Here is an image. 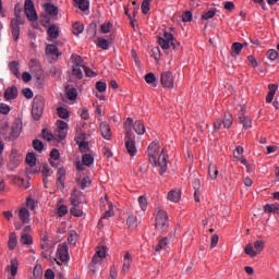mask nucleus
Returning a JSON list of instances; mask_svg holds the SVG:
<instances>
[{
    "instance_id": "57",
    "label": "nucleus",
    "mask_w": 279,
    "mask_h": 279,
    "mask_svg": "<svg viewBox=\"0 0 279 279\" xmlns=\"http://www.w3.org/2000/svg\"><path fill=\"white\" fill-rule=\"evenodd\" d=\"M254 247H255L256 252H258V253L263 252V250H265V241H263V240L255 241Z\"/></svg>"
},
{
    "instance_id": "25",
    "label": "nucleus",
    "mask_w": 279,
    "mask_h": 279,
    "mask_svg": "<svg viewBox=\"0 0 279 279\" xmlns=\"http://www.w3.org/2000/svg\"><path fill=\"white\" fill-rule=\"evenodd\" d=\"M46 56H56V58H59L62 53L58 52V46L56 44H49L46 47Z\"/></svg>"
},
{
    "instance_id": "13",
    "label": "nucleus",
    "mask_w": 279,
    "mask_h": 279,
    "mask_svg": "<svg viewBox=\"0 0 279 279\" xmlns=\"http://www.w3.org/2000/svg\"><path fill=\"white\" fill-rule=\"evenodd\" d=\"M11 32L12 36L16 43L21 36V16L11 20Z\"/></svg>"
},
{
    "instance_id": "58",
    "label": "nucleus",
    "mask_w": 279,
    "mask_h": 279,
    "mask_svg": "<svg viewBox=\"0 0 279 279\" xmlns=\"http://www.w3.org/2000/svg\"><path fill=\"white\" fill-rule=\"evenodd\" d=\"M78 149H80V151H82L83 154H86V151H89V150H90V146L88 145V142L83 141V142L80 143Z\"/></svg>"
},
{
    "instance_id": "7",
    "label": "nucleus",
    "mask_w": 279,
    "mask_h": 279,
    "mask_svg": "<svg viewBox=\"0 0 279 279\" xmlns=\"http://www.w3.org/2000/svg\"><path fill=\"white\" fill-rule=\"evenodd\" d=\"M158 151H160V142H153L148 146V156L150 163L154 167H158V162L156 161V156H158Z\"/></svg>"
},
{
    "instance_id": "50",
    "label": "nucleus",
    "mask_w": 279,
    "mask_h": 279,
    "mask_svg": "<svg viewBox=\"0 0 279 279\" xmlns=\"http://www.w3.org/2000/svg\"><path fill=\"white\" fill-rule=\"evenodd\" d=\"M43 138L45 141H53V140H56V134L52 135L51 131L44 129L43 130Z\"/></svg>"
},
{
    "instance_id": "49",
    "label": "nucleus",
    "mask_w": 279,
    "mask_h": 279,
    "mask_svg": "<svg viewBox=\"0 0 279 279\" xmlns=\"http://www.w3.org/2000/svg\"><path fill=\"white\" fill-rule=\"evenodd\" d=\"M97 258L106 259V246H99L96 250V254L94 255Z\"/></svg>"
},
{
    "instance_id": "32",
    "label": "nucleus",
    "mask_w": 279,
    "mask_h": 279,
    "mask_svg": "<svg viewBox=\"0 0 279 279\" xmlns=\"http://www.w3.org/2000/svg\"><path fill=\"white\" fill-rule=\"evenodd\" d=\"M132 128H134V119L128 118L124 122L125 136H129V134H134V132H132Z\"/></svg>"
},
{
    "instance_id": "40",
    "label": "nucleus",
    "mask_w": 279,
    "mask_h": 279,
    "mask_svg": "<svg viewBox=\"0 0 279 279\" xmlns=\"http://www.w3.org/2000/svg\"><path fill=\"white\" fill-rule=\"evenodd\" d=\"M20 243H22V245H32L34 243V239L32 235L24 233L20 239Z\"/></svg>"
},
{
    "instance_id": "34",
    "label": "nucleus",
    "mask_w": 279,
    "mask_h": 279,
    "mask_svg": "<svg viewBox=\"0 0 279 279\" xmlns=\"http://www.w3.org/2000/svg\"><path fill=\"white\" fill-rule=\"evenodd\" d=\"M80 195H82V192L74 190L73 193L71 194V205L72 206H80Z\"/></svg>"
},
{
    "instance_id": "36",
    "label": "nucleus",
    "mask_w": 279,
    "mask_h": 279,
    "mask_svg": "<svg viewBox=\"0 0 279 279\" xmlns=\"http://www.w3.org/2000/svg\"><path fill=\"white\" fill-rule=\"evenodd\" d=\"M208 173L210 180H217V177L219 175V170L217 169V166L210 163L208 168Z\"/></svg>"
},
{
    "instance_id": "46",
    "label": "nucleus",
    "mask_w": 279,
    "mask_h": 279,
    "mask_svg": "<svg viewBox=\"0 0 279 279\" xmlns=\"http://www.w3.org/2000/svg\"><path fill=\"white\" fill-rule=\"evenodd\" d=\"M98 47L105 51H108V49H110V41L104 38H98Z\"/></svg>"
},
{
    "instance_id": "39",
    "label": "nucleus",
    "mask_w": 279,
    "mask_h": 279,
    "mask_svg": "<svg viewBox=\"0 0 279 279\" xmlns=\"http://www.w3.org/2000/svg\"><path fill=\"white\" fill-rule=\"evenodd\" d=\"M82 162H83V165H85V167H90V165H93V162H95V157H93V155H90V154H85L82 157Z\"/></svg>"
},
{
    "instance_id": "12",
    "label": "nucleus",
    "mask_w": 279,
    "mask_h": 279,
    "mask_svg": "<svg viewBox=\"0 0 279 279\" xmlns=\"http://www.w3.org/2000/svg\"><path fill=\"white\" fill-rule=\"evenodd\" d=\"M21 132H23V121L21 119H17L14 121V123L12 125L10 140L16 141V138H19V136H21Z\"/></svg>"
},
{
    "instance_id": "60",
    "label": "nucleus",
    "mask_w": 279,
    "mask_h": 279,
    "mask_svg": "<svg viewBox=\"0 0 279 279\" xmlns=\"http://www.w3.org/2000/svg\"><path fill=\"white\" fill-rule=\"evenodd\" d=\"M96 88L99 93H106V89L108 88V85L106 84V82L98 81L96 83Z\"/></svg>"
},
{
    "instance_id": "3",
    "label": "nucleus",
    "mask_w": 279,
    "mask_h": 279,
    "mask_svg": "<svg viewBox=\"0 0 279 279\" xmlns=\"http://www.w3.org/2000/svg\"><path fill=\"white\" fill-rule=\"evenodd\" d=\"M73 60L72 64V75L76 77L77 80H82L84 77V73L82 72V69L84 70V60H82V57L77 54H72L71 56Z\"/></svg>"
},
{
    "instance_id": "48",
    "label": "nucleus",
    "mask_w": 279,
    "mask_h": 279,
    "mask_svg": "<svg viewBox=\"0 0 279 279\" xmlns=\"http://www.w3.org/2000/svg\"><path fill=\"white\" fill-rule=\"evenodd\" d=\"M52 160H60V150L54 148L50 151V165L53 167Z\"/></svg>"
},
{
    "instance_id": "15",
    "label": "nucleus",
    "mask_w": 279,
    "mask_h": 279,
    "mask_svg": "<svg viewBox=\"0 0 279 279\" xmlns=\"http://www.w3.org/2000/svg\"><path fill=\"white\" fill-rule=\"evenodd\" d=\"M133 260L132 254H130V252H125L122 259V274H128V271H130Z\"/></svg>"
},
{
    "instance_id": "41",
    "label": "nucleus",
    "mask_w": 279,
    "mask_h": 279,
    "mask_svg": "<svg viewBox=\"0 0 279 279\" xmlns=\"http://www.w3.org/2000/svg\"><path fill=\"white\" fill-rule=\"evenodd\" d=\"M265 213H279V204H267L264 207Z\"/></svg>"
},
{
    "instance_id": "28",
    "label": "nucleus",
    "mask_w": 279,
    "mask_h": 279,
    "mask_svg": "<svg viewBox=\"0 0 279 279\" xmlns=\"http://www.w3.org/2000/svg\"><path fill=\"white\" fill-rule=\"evenodd\" d=\"M133 130L140 135L143 136L145 134V124L141 121L137 120L133 124Z\"/></svg>"
},
{
    "instance_id": "17",
    "label": "nucleus",
    "mask_w": 279,
    "mask_h": 279,
    "mask_svg": "<svg viewBox=\"0 0 279 279\" xmlns=\"http://www.w3.org/2000/svg\"><path fill=\"white\" fill-rule=\"evenodd\" d=\"M100 134L105 141H110V138H112V130L110 129V124H108V122L100 123Z\"/></svg>"
},
{
    "instance_id": "18",
    "label": "nucleus",
    "mask_w": 279,
    "mask_h": 279,
    "mask_svg": "<svg viewBox=\"0 0 279 279\" xmlns=\"http://www.w3.org/2000/svg\"><path fill=\"white\" fill-rule=\"evenodd\" d=\"M7 271H11V277L8 279H16V275L19 274V259L12 258L11 265L7 266Z\"/></svg>"
},
{
    "instance_id": "52",
    "label": "nucleus",
    "mask_w": 279,
    "mask_h": 279,
    "mask_svg": "<svg viewBox=\"0 0 279 279\" xmlns=\"http://www.w3.org/2000/svg\"><path fill=\"white\" fill-rule=\"evenodd\" d=\"M158 43L161 49L167 50L170 47V41L165 39V37H158Z\"/></svg>"
},
{
    "instance_id": "56",
    "label": "nucleus",
    "mask_w": 279,
    "mask_h": 279,
    "mask_svg": "<svg viewBox=\"0 0 279 279\" xmlns=\"http://www.w3.org/2000/svg\"><path fill=\"white\" fill-rule=\"evenodd\" d=\"M215 14H217V11H215L214 9L205 12L203 15H202V19L203 21H208L210 19H214Z\"/></svg>"
},
{
    "instance_id": "35",
    "label": "nucleus",
    "mask_w": 279,
    "mask_h": 279,
    "mask_svg": "<svg viewBox=\"0 0 279 279\" xmlns=\"http://www.w3.org/2000/svg\"><path fill=\"white\" fill-rule=\"evenodd\" d=\"M9 69L11 71V73H13V75H15V77H21V72L19 71V62H16V61L10 62Z\"/></svg>"
},
{
    "instance_id": "9",
    "label": "nucleus",
    "mask_w": 279,
    "mask_h": 279,
    "mask_svg": "<svg viewBox=\"0 0 279 279\" xmlns=\"http://www.w3.org/2000/svg\"><path fill=\"white\" fill-rule=\"evenodd\" d=\"M160 82H161V86H163V88H173L175 86L173 73H171L169 71L161 73Z\"/></svg>"
},
{
    "instance_id": "42",
    "label": "nucleus",
    "mask_w": 279,
    "mask_h": 279,
    "mask_svg": "<svg viewBox=\"0 0 279 279\" xmlns=\"http://www.w3.org/2000/svg\"><path fill=\"white\" fill-rule=\"evenodd\" d=\"M19 244V240L16 239V234L11 233L9 236V250H14V247H16V245Z\"/></svg>"
},
{
    "instance_id": "1",
    "label": "nucleus",
    "mask_w": 279,
    "mask_h": 279,
    "mask_svg": "<svg viewBox=\"0 0 279 279\" xmlns=\"http://www.w3.org/2000/svg\"><path fill=\"white\" fill-rule=\"evenodd\" d=\"M155 227L157 230H167L169 228V216L167 211L162 209H156L155 214Z\"/></svg>"
},
{
    "instance_id": "6",
    "label": "nucleus",
    "mask_w": 279,
    "mask_h": 279,
    "mask_svg": "<svg viewBox=\"0 0 279 279\" xmlns=\"http://www.w3.org/2000/svg\"><path fill=\"white\" fill-rule=\"evenodd\" d=\"M232 114L227 113L222 120H216L214 122V130L215 132H219V130H221V125H223L225 130H230V128H232Z\"/></svg>"
},
{
    "instance_id": "43",
    "label": "nucleus",
    "mask_w": 279,
    "mask_h": 279,
    "mask_svg": "<svg viewBox=\"0 0 279 279\" xmlns=\"http://www.w3.org/2000/svg\"><path fill=\"white\" fill-rule=\"evenodd\" d=\"M57 114H58V117H60V119H69V117H70L69 110L63 107L57 108Z\"/></svg>"
},
{
    "instance_id": "10",
    "label": "nucleus",
    "mask_w": 279,
    "mask_h": 279,
    "mask_svg": "<svg viewBox=\"0 0 279 279\" xmlns=\"http://www.w3.org/2000/svg\"><path fill=\"white\" fill-rule=\"evenodd\" d=\"M24 10L28 21H38V14L36 13V9L34 8V1L26 0L24 4Z\"/></svg>"
},
{
    "instance_id": "2",
    "label": "nucleus",
    "mask_w": 279,
    "mask_h": 279,
    "mask_svg": "<svg viewBox=\"0 0 279 279\" xmlns=\"http://www.w3.org/2000/svg\"><path fill=\"white\" fill-rule=\"evenodd\" d=\"M43 112H45V98L35 97L33 100L32 114L35 121H40V117H43Z\"/></svg>"
},
{
    "instance_id": "44",
    "label": "nucleus",
    "mask_w": 279,
    "mask_h": 279,
    "mask_svg": "<svg viewBox=\"0 0 279 279\" xmlns=\"http://www.w3.org/2000/svg\"><path fill=\"white\" fill-rule=\"evenodd\" d=\"M169 239L163 238L159 240V243L157 246H155V252H161V250H167Z\"/></svg>"
},
{
    "instance_id": "31",
    "label": "nucleus",
    "mask_w": 279,
    "mask_h": 279,
    "mask_svg": "<svg viewBox=\"0 0 279 279\" xmlns=\"http://www.w3.org/2000/svg\"><path fill=\"white\" fill-rule=\"evenodd\" d=\"M65 90L66 97L70 99V101H75V99H77V89L75 87L68 86Z\"/></svg>"
},
{
    "instance_id": "59",
    "label": "nucleus",
    "mask_w": 279,
    "mask_h": 279,
    "mask_svg": "<svg viewBox=\"0 0 279 279\" xmlns=\"http://www.w3.org/2000/svg\"><path fill=\"white\" fill-rule=\"evenodd\" d=\"M68 213H69V207H66V205L59 206V208L57 210V215L59 217H64V215H66Z\"/></svg>"
},
{
    "instance_id": "55",
    "label": "nucleus",
    "mask_w": 279,
    "mask_h": 279,
    "mask_svg": "<svg viewBox=\"0 0 279 279\" xmlns=\"http://www.w3.org/2000/svg\"><path fill=\"white\" fill-rule=\"evenodd\" d=\"M12 109L10 108V106L5 102H0V114H10V111Z\"/></svg>"
},
{
    "instance_id": "45",
    "label": "nucleus",
    "mask_w": 279,
    "mask_h": 279,
    "mask_svg": "<svg viewBox=\"0 0 279 279\" xmlns=\"http://www.w3.org/2000/svg\"><path fill=\"white\" fill-rule=\"evenodd\" d=\"M245 254H247L248 256H251L252 258H256V256H258V252H256L254 250V245L252 244H247L245 246Z\"/></svg>"
},
{
    "instance_id": "64",
    "label": "nucleus",
    "mask_w": 279,
    "mask_h": 279,
    "mask_svg": "<svg viewBox=\"0 0 279 279\" xmlns=\"http://www.w3.org/2000/svg\"><path fill=\"white\" fill-rule=\"evenodd\" d=\"M138 204L142 210H147V198L145 196L138 197Z\"/></svg>"
},
{
    "instance_id": "14",
    "label": "nucleus",
    "mask_w": 279,
    "mask_h": 279,
    "mask_svg": "<svg viewBox=\"0 0 279 279\" xmlns=\"http://www.w3.org/2000/svg\"><path fill=\"white\" fill-rule=\"evenodd\" d=\"M22 160H23V156L19 154V150L12 149V153L10 155V161H9L10 167H12L13 169L19 167Z\"/></svg>"
},
{
    "instance_id": "4",
    "label": "nucleus",
    "mask_w": 279,
    "mask_h": 279,
    "mask_svg": "<svg viewBox=\"0 0 279 279\" xmlns=\"http://www.w3.org/2000/svg\"><path fill=\"white\" fill-rule=\"evenodd\" d=\"M54 141H64L69 134V123L58 120L56 123Z\"/></svg>"
},
{
    "instance_id": "27",
    "label": "nucleus",
    "mask_w": 279,
    "mask_h": 279,
    "mask_svg": "<svg viewBox=\"0 0 279 279\" xmlns=\"http://www.w3.org/2000/svg\"><path fill=\"white\" fill-rule=\"evenodd\" d=\"M47 34L51 40H56V38H58V36H60V28H58V26H56V25H51L48 28Z\"/></svg>"
},
{
    "instance_id": "37",
    "label": "nucleus",
    "mask_w": 279,
    "mask_h": 279,
    "mask_svg": "<svg viewBox=\"0 0 279 279\" xmlns=\"http://www.w3.org/2000/svg\"><path fill=\"white\" fill-rule=\"evenodd\" d=\"M110 217H114V205L112 203H109V209L101 216L99 223L102 219H110Z\"/></svg>"
},
{
    "instance_id": "22",
    "label": "nucleus",
    "mask_w": 279,
    "mask_h": 279,
    "mask_svg": "<svg viewBox=\"0 0 279 279\" xmlns=\"http://www.w3.org/2000/svg\"><path fill=\"white\" fill-rule=\"evenodd\" d=\"M268 88H269V92L266 96V104H271L274 101V97H276V90H278V85L269 84Z\"/></svg>"
},
{
    "instance_id": "11",
    "label": "nucleus",
    "mask_w": 279,
    "mask_h": 279,
    "mask_svg": "<svg viewBox=\"0 0 279 279\" xmlns=\"http://www.w3.org/2000/svg\"><path fill=\"white\" fill-rule=\"evenodd\" d=\"M169 163V155H167V150L162 149L159 157L157 167H160L159 173L160 175H165L167 173V166Z\"/></svg>"
},
{
    "instance_id": "24",
    "label": "nucleus",
    "mask_w": 279,
    "mask_h": 279,
    "mask_svg": "<svg viewBox=\"0 0 279 279\" xmlns=\"http://www.w3.org/2000/svg\"><path fill=\"white\" fill-rule=\"evenodd\" d=\"M74 3L82 12H86L90 8V1L88 0H74Z\"/></svg>"
},
{
    "instance_id": "54",
    "label": "nucleus",
    "mask_w": 279,
    "mask_h": 279,
    "mask_svg": "<svg viewBox=\"0 0 279 279\" xmlns=\"http://www.w3.org/2000/svg\"><path fill=\"white\" fill-rule=\"evenodd\" d=\"M33 147L36 151H43V149H45V144H43V142H40V140H34Z\"/></svg>"
},
{
    "instance_id": "33",
    "label": "nucleus",
    "mask_w": 279,
    "mask_h": 279,
    "mask_svg": "<svg viewBox=\"0 0 279 279\" xmlns=\"http://www.w3.org/2000/svg\"><path fill=\"white\" fill-rule=\"evenodd\" d=\"M126 226H129L130 230H135L136 226H138V218L134 215H130L126 219Z\"/></svg>"
},
{
    "instance_id": "29",
    "label": "nucleus",
    "mask_w": 279,
    "mask_h": 279,
    "mask_svg": "<svg viewBox=\"0 0 279 279\" xmlns=\"http://www.w3.org/2000/svg\"><path fill=\"white\" fill-rule=\"evenodd\" d=\"M44 10L47 12V14H50V16H58V7L51 3L44 4Z\"/></svg>"
},
{
    "instance_id": "61",
    "label": "nucleus",
    "mask_w": 279,
    "mask_h": 279,
    "mask_svg": "<svg viewBox=\"0 0 279 279\" xmlns=\"http://www.w3.org/2000/svg\"><path fill=\"white\" fill-rule=\"evenodd\" d=\"M267 58H269L271 61L278 60V51L276 49H270L266 53Z\"/></svg>"
},
{
    "instance_id": "16",
    "label": "nucleus",
    "mask_w": 279,
    "mask_h": 279,
    "mask_svg": "<svg viewBox=\"0 0 279 279\" xmlns=\"http://www.w3.org/2000/svg\"><path fill=\"white\" fill-rule=\"evenodd\" d=\"M104 258H99L96 256H93L92 263L89 264V270L93 271V274L99 271V269L104 268Z\"/></svg>"
},
{
    "instance_id": "30",
    "label": "nucleus",
    "mask_w": 279,
    "mask_h": 279,
    "mask_svg": "<svg viewBox=\"0 0 279 279\" xmlns=\"http://www.w3.org/2000/svg\"><path fill=\"white\" fill-rule=\"evenodd\" d=\"M239 119H240V123H242L244 130H250V128H252V120L247 116L242 113L239 117Z\"/></svg>"
},
{
    "instance_id": "5",
    "label": "nucleus",
    "mask_w": 279,
    "mask_h": 279,
    "mask_svg": "<svg viewBox=\"0 0 279 279\" xmlns=\"http://www.w3.org/2000/svg\"><path fill=\"white\" fill-rule=\"evenodd\" d=\"M124 143L128 154L131 158H134L138 151V149H136V136L134 134L125 135Z\"/></svg>"
},
{
    "instance_id": "53",
    "label": "nucleus",
    "mask_w": 279,
    "mask_h": 279,
    "mask_svg": "<svg viewBox=\"0 0 279 279\" xmlns=\"http://www.w3.org/2000/svg\"><path fill=\"white\" fill-rule=\"evenodd\" d=\"M68 242L71 243V245H75V243H77V232L70 231Z\"/></svg>"
},
{
    "instance_id": "38",
    "label": "nucleus",
    "mask_w": 279,
    "mask_h": 279,
    "mask_svg": "<svg viewBox=\"0 0 279 279\" xmlns=\"http://www.w3.org/2000/svg\"><path fill=\"white\" fill-rule=\"evenodd\" d=\"M72 32L74 34V36H80V34H82V32H84V24L76 22L73 24L72 26Z\"/></svg>"
},
{
    "instance_id": "47",
    "label": "nucleus",
    "mask_w": 279,
    "mask_h": 279,
    "mask_svg": "<svg viewBox=\"0 0 279 279\" xmlns=\"http://www.w3.org/2000/svg\"><path fill=\"white\" fill-rule=\"evenodd\" d=\"M26 163L31 167H36V155H34V153H28L26 155Z\"/></svg>"
},
{
    "instance_id": "62",
    "label": "nucleus",
    "mask_w": 279,
    "mask_h": 279,
    "mask_svg": "<svg viewBox=\"0 0 279 279\" xmlns=\"http://www.w3.org/2000/svg\"><path fill=\"white\" fill-rule=\"evenodd\" d=\"M112 27V24L110 22H105L101 26L100 29L102 34H110V29Z\"/></svg>"
},
{
    "instance_id": "20",
    "label": "nucleus",
    "mask_w": 279,
    "mask_h": 279,
    "mask_svg": "<svg viewBox=\"0 0 279 279\" xmlns=\"http://www.w3.org/2000/svg\"><path fill=\"white\" fill-rule=\"evenodd\" d=\"M167 199L169 202H173L174 204H178V202H180V199H182V193L178 190H171L168 193Z\"/></svg>"
},
{
    "instance_id": "19",
    "label": "nucleus",
    "mask_w": 279,
    "mask_h": 279,
    "mask_svg": "<svg viewBox=\"0 0 279 279\" xmlns=\"http://www.w3.org/2000/svg\"><path fill=\"white\" fill-rule=\"evenodd\" d=\"M19 97V89L16 86L8 87L4 92V98L7 101H10L12 99H16Z\"/></svg>"
},
{
    "instance_id": "8",
    "label": "nucleus",
    "mask_w": 279,
    "mask_h": 279,
    "mask_svg": "<svg viewBox=\"0 0 279 279\" xmlns=\"http://www.w3.org/2000/svg\"><path fill=\"white\" fill-rule=\"evenodd\" d=\"M56 262L58 263V265H60V263L69 262V245L59 244L58 250H57Z\"/></svg>"
},
{
    "instance_id": "51",
    "label": "nucleus",
    "mask_w": 279,
    "mask_h": 279,
    "mask_svg": "<svg viewBox=\"0 0 279 279\" xmlns=\"http://www.w3.org/2000/svg\"><path fill=\"white\" fill-rule=\"evenodd\" d=\"M70 213L73 215V217H82V215H84L82 209H80V206L75 205H72Z\"/></svg>"
},
{
    "instance_id": "21",
    "label": "nucleus",
    "mask_w": 279,
    "mask_h": 279,
    "mask_svg": "<svg viewBox=\"0 0 279 279\" xmlns=\"http://www.w3.org/2000/svg\"><path fill=\"white\" fill-rule=\"evenodd\" d=\"M19 217H20V221H22V223H29V221H31L29 209H27V207L21 208L19 210Z\"/></svg>"
},
{
    "instance_id": "63",
    "label": "nucleus",
    "mask_w": 279,
    "mask_h": 279,
    "mask_svg": "<svg viewBox=\"0 0 279 279\" xmlns=\"http://www.w3.org/2000/svg\"><path fill=\"white\" fill-rule=\"evenodd\" d=\"M149 3H151V0H143L142 2L143 14H147V12H149Z\"/></svg>"
},
{
    "instance_id": "23",
    "label": "nucleus",
    "mask_w": 279,
    "mask_h": 279,
    "mask_svg": "<svg viewBox=\"0 0 279 279\" xmlns=\"http://www.w3.org/2000/svg\"><path fill=\"white\" fill-rule=\"evenodd\" d=\"M28 66L32 73H40V71H43V68L40 66V61H38L37 59H31Z\"/></svg>"
},
{
    "instance_id": "26",
    "label": "nucleus",
    "mask_w": 279,
    "mask_h": 279,
    "mask_svg": "<svg viewBox=\"0 0 279 279\" xmlns=\"http://www.w3.org/2000/svg\"><path fill=\"white\" fill-rule=\"evenodd\" d=\"M231 56L232 58H236V56H241V51H243V44L233 43L231 46Z\"/></svg>"
}]
</instances>
